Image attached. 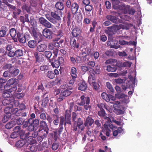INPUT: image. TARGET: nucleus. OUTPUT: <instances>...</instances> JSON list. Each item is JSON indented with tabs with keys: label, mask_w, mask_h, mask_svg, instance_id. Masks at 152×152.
I'll return each instance as SVG.
<instances>
[{
	"label": "nucleus",
	"mask_w": 152,
	"mask_h": 152,
	"mask_svg": "<svg viewBox=\"0 0 152 152\" xmlns=\"http://www.w3.org/2000/svg\"><path fill=\"white\" fill-rule=\"evenodd\" d=\"M63 2L61 1H58L56 2L55 5L56 8L58 10L63 11L64 9V5L63 4Z\"/></svg>",
	"instance_id": "4be33fe9"
},
{
	"label": "nucleus",
	"mask_w": 152,
	"mask_h": 152,
	"mask_svg": "<svg viewBox=\"0 0 152 152\" xmlns=\"http://www.w3.org/2000/svg\"><path fill=\"white\" fill-rule=\"evenodd\" d=\"M47 135L44 133L43 135L38 136L37 137V140L39 143H41L42 140L46 137Z\"/></svg>",
	"instance_id": "603ef678"
},
{
	"label": "nucleus",
	"mask_w": 152,
	"mask_h": 152,
	"mask_svg": "<svg viewBox=\"0 0 152 152\" xmlns=\"http://www.w3.org/2000/svg\"><path fill=\"white\" fill-rule=\"evenodd\" d=\"M44 37L48 39H51L52 38L53 32L50 29L47 28L43 29L42 31Z\"/></svg>",
	"instance_id": "f8f14e48"
},
{
	"label": "nucleus",
	"mask_w": 152,
	"mask_h": 152,
	"mask_svg": "<svg viewBox=\"0 0 152 152\" xmlns=\"http://www.w3.org/2000/svg\"><path fill=\"white\" fill-rule=\"evenodd\" d=\"M114 109L113 111L118 115H120L124 113V108L121 105L119 101H115L113 102Z\"/></svg>",
	"instance_id": "20e7f679"
},
{
	"label": "nucleus",
	"mask_w": 152,
	"mask_h": 152,
	"mask_svg": "<svg viewBox=\"0 0 152 152\" xmlns=\"http://www.w3.org/2000/svg\"><path fill=\"white\" fill-rule=\"evenodd\" d=\"M82 50L83 52H84L87 56L90 54L91 51V49L88 48H83L82 49Z\"/></svg>",
	"instance_id": "680f3d73"
},
{
	"label": "nucleus",
	"mask_w": 152,
	"mask_h": 152,
	"mask_svg": "<svg viewBox=\"0 0 152 152\" xmlns=\"http://www.w3.org/2000/svg\"><path fill=\"white\" fill-rule=\"evenodd\" d=\"M90 75L88 77V81L90 85H91L92 82H94L95 80V73L94 69L91 68L89 71Z\"/></svg>",
	"instance_id": "4468645a"
},
{
	"label": "nucleus",
	"mask_w": 152,
	"mask_h": 152,
	"mask_svg": "<svg viewBox=\"0 0 152 152\" xmlns=\"http://www.w3.org/2000/svg\"><path fill=\"white\" fill-rule=\"evenodd\" d=\"M59 146V144L56 142H54L53 143L52 148V149L53 150H56L57 149Z\"/></svg>",
	"instance_id": "774afa93"
},
{
	"label": "nucleus",
	"mask_w": 152,
	"mask_h": 152,
	"mask_svg": "<svg viewBox=\"0 0 152 152\" xmlns=\"http://www.w3.org/2000/svg\"><path fill=\"white\" fill-rule=\"evenodd\" d=\"M71 111L66 110L65 114V119H69V118H71Z\"/></svg>",
	"instance_id": "69168bd1"
},
{
	"label": "nucleus",
	"mask_w": 152,
	"mask_h": 152,
	"mask_svg": "<svg viewBox=\"0 0 152 152\" xmlns=\"http://www.w3.org/2000/svg\"><path fill=\"white\" fill-rule=\"evenodd\" d=\"M72 89V88H70L69 87H68L65 90H62L61 91V95L63 96L64 97V98L68 96H69L72 93V91H70V90Z\"/></svg>",
	"instance_id": "a211bd4d"
},
{
	"label": "nucleus",
	"mask_w": 152,
	"mask_h": 152,
	"mask_svg": "<svg viewBox=\"0 0 152 152\" xmlns=\"http://www.w3.org/2000/svg\"><path fill=\"white\" fill-rule=\"evenodd\" d=\"M121 28H124V26L122 24H120L119 25L114 24L111 26L107 27L109 32L112 35L114 34L118 31Z\"/></svg>",
	"instance_id": "423d86ee"
},
{
	"label": "nucleus",
	"mask_w": 152,
	"mask_h": 152,
	"mask_svg": "<svg viewBox=\"0 0 152 152\" xmlns=\"http://www.w3.org/2000/svg\"><path fill=\"white\" fill-rule=\"evenodd\" d=\"M17 32L14 28H12L10 30V34L11 37H15L17 35Z\"/></svg>",
	"instance_id": "a18cd8bd"
},
{
	"label": "nucleus",
	"mask_w": 152,
	"mask_h": 152,
	"mask_svg": "<svg viewBox=\"0 0 152 152\" xmlns=\"http://www.w3.org/2000/svg\"><path fill=\"white\" fill-rule=\"evenodd\" d=\"M77 70L76 68L72 67L71 68V75L72 77L74 78H76L77 75L76 74Z\"/></svg>",
	"instance_id": "37998d69"
},
{
	"label": "nucleus",
	"mask_w": 152,
	"mask_h": 152,
	"mask_svg": "<svg viewBox=\"0 0 152 152\" xmlns=\"http://www.w3.org/2000/svg\"><path fill=\"white\" fill-rule=\"evenodd\" d=\"M11 106H8L6 107L4 109V112L6 114H10V115L12 111V107H10Z\"/></svg>",
	"instance_id": "8fccbe9b"
},
{
	"label": "nucleus",
	"mask_w": 152,
	"mask_h": 152,
	"mask_svg": "<svg viewBox=\"0 0 152 152\" xmlns=\"http://www.w3.org/2000/svg\"><path fill=\"white\" fill-rule=\"evenodd\" d=\"M77 124V126L78 128L81 130V131L83 130L85 126L84 125H83V121L82 119L79 118H78L77 121L76 122Z\"/></svg>",
	"instance_id": "5701e85b"
},
{
	"label": "nucleus",
	"mask_w": 152,
	"mask_h": 152,
	"mask_svg": "<svg viewBox=\"0 0 152 152\" xmlns=\"http://www.w3.org/2000/svg\"><path fill=\"white\" fill-rule=\"evenodd\" d=\"M52 55V52L50 51H45L44 53V56H45L47 59H49V61Z\"/></svg>",
	"instance_id": "79ce46f5"
},
{
	"label": "nucleus",
	"mask_w": 152,
	"mask_h": 152,
	"mask_svg": "<svg viewBox=\"0 0 152 152\" xmlns=\"http://www.w3.org/2000/svg\"><path fill=\"white\" fill-rule=\"evenodd\" d=\"M39 21L41 24L48 28H50L52 25L49 21L43 17H41L39 19Z\"/></svg>",
	"instance_id": "ddd939ff"
},
{
	"label": "nucleus",
	"mask_w": 152,
	"mask_h": 152,
	"mask_svg": "<svg viewBox=\"0 0 152 152\" xmlns=\"http://www.w3.org/2000/svg\"><path fill=\"white\" fill-rule=\"evenodd\" d=\"M19 102L18 101L15 100L14 99H12L11 104H10L11 106L10 107L13 108V107H18L19 105Z\"/></svg>",
	"instance_id": "f704fd0d"
},
{
	"label": "nucleus",
	"mask_w": 152,
	"mask_h": 152,
	"mask_svg": "<svg viewBox=\"0 0 152 152\" xmlns=\"http://www.w3.org/2000/svg\"><path fill=\"white\" fill-rule=\"evenodd\" d=\"M98 106L100 109V110L98 112L99 115L101 117H104L105 119H107V117L106 116V115L107 114L106 113L105 111L102 108V107L101 106V105H99Z\"/></svg>",
	"instance_id": "b1692460"
},
{
	"label": "nucleus",
	"mask_w": 152,
	"mask_h": 152,
	"mask_svg": "<svg viewBox=\"0 0 152 152\" xmlns=\"http://www.w3.org/2000/svg\"><path fill=\"white\" fill-rule=\"evenodd\" d=\"M85 10L86 11L90 12L92 10L93 5L92 4H88L85 7Z\"/></svg>",
	"instance_id": "13d9d810"
},
{
	"label": "nucleus",
	"mask_w": 152,
	"mask_h": 152,
	"mask_svg": "<svg viewBox=\"0 0 152 152\" xmlns=\"http://www.w3.org/2000/svg\"><path fill=\"white\" fill-rule=\"evenodd\" d=\"M64 122V118L63 116H61L60 117L59 124L57 132L59 134H61L64 129L63 126V124Z\"/></svg>",
	"instance_id": "f3484780"
},
{
	"label": "nucleus",
	"mask_w": 152,
	"mask_h": 152,
	"mask_svg": "<svg viewBox=\"0 0 152 152\" xmlns=\"http://www.w3.org/2000/svg\"><path fill=\"white\" fill-rule=\"evenodd\" d=\"M34 55L36 61H43V59L41 57V55L39 53L38 54L37 53H35Z\"/></svg>",
	"instance_id": "de8ad7c7"
},
{
	"label": "nucleus",
	"mask_w": 152,
	"mask_h": 152,
	"mask_svg": "<svg viewBox=\"0 0 152 152\" xmlns=\"http://www.w3.org/2000/svg\"><path fill=\"white\" fill-rule=\"evenodd\" d=\"M46 76L50 79H53L55 77V74L53 71H49L46 72Z\"/></svg>",
	"instance_id": "e433bc0d"
},
{
	"label": "nucleus",
	"mask_w": 152,
	"mask_h": 152,
	"mask_svg": "<svg viewBox=\"0 0 152 152\" xmlns=\"http://www.w3.org/2000/svg\"><path fill=\"white\" fill-rule=\"evenodd\" d=\"M101 96L103 99L107 102H109V95L107 94L106 93L103 92L101 94Z\"/></svg>",
	"instance_id": "5fc2aeb1"
},
{
	"label": "nucleus",
	"mask_w": 152,
	"mask_h": 152,
	"mask_svg": "<svg viewBox=\"0 0 152 152\" xmlns=\"http://www.w3.org/2000/svg\"><path fill=\"white\" fill-rule=\"evenodd\" d=\"M79 7V5L76 2L73 3L72 4L71 10V13L73 15L78 13Z\"/></svg>",
	"instance_id": "2eb2a0df"
},
{
	"label": "nucleus",
	"mask_w": 152,
	"mask_h": 152,
	"mask_svg": "<svg viewBox=\"0 0 152 152\" xmlns=\"http://www.w3.org/2000/svg\"><path fill=\"white\" fill-rule=\"evenodd\" d=\"M106 18L107 19L111 21L114 23H116L118 19L117 17L113 16V15H107L106 16Z\"/></svg>",
	"instance_id": "72a5a7b5"
},
{
	"label": "nucleus",
	"mask_w": 152,
	"mask_h": 152,
	"mask_svg": "<svg viewBox=\"0 0 152 152\" xmlns=\"http://www.w3.org/2000/svg\"><path fill=\"white\" fill-rule=\"evenodd\" d=\"M15 57H19L23 55V51L20 49H16L15 48Z\"/></svg>",
	"instance_id": "58836bf2"
},
{
	"label": "nucleus",
	"mask_w": 152,
	"mask_h": 152,
	"mask_svg": "<svg viewBox=\"0 0 152 152\" xmlns=\"http://www.w3.org/2000/svg\"><path fill=\"white\" fill-rule=\"evenodd\" d=\"M119 3V1L114 0L113 4V8L115 9H119L120 10H123L126 8L125 5L124 4L118 5Z\"/></svg>",
	"instance_id": "9b49d317"
},
{
	"label": "nucleus",
	"mask_w": 152,
	"mask_h": 152,
	"mask_svg": "<svg viewBox=\"0 0 152 152\" xmlns=\"http://www.w3.org/2000/svg\"><path fill=\"white\" fill-rule=\"evenodd\" d=\"M123 131V129L121 127H118V128L117 129L113 130V135L114 137H116L119 134V136L120 135V134L122 133Z\"/></svg>",
	"instance_id": "a878e982"
},
{
	"label": "nucleus",
	"mask_w": 152,
	"mask_h": 152,
	"mask_svg": "<svg viewBox=\"0 0 152 152\" xmlns=\"http://www.w3.org/2000/svg\"><path fill=\"white\" fill-rule=\"evenodd\" d=\"M117 69V68L116 67V65L112 64L111 65H107L106 70L108 72H114L116 71Z\"/></svg>",
	"instance_id": "473e14b6"
},
{
	"label": "nucleus",
	"mask_w": 152,
	"mask_h": 152,
	"mask_svg": "<svg viewBox=\"0 0 152 152\" xmlns=\"http://www.w3.org/2000/svg\"><path fill=\"white\" fill-rule=\"evenodd\" d=\"M37 42V41L35 40H30L28 42V45L30 48H34L36 46Z\"/></svg>",
	"instance_id": "4c0bfd02"
},
{
	"label": "nucleus",
	"mask_w": 152,
	"mask_h": 152,
	"mask_svg": "<svg viewBox=\"0 0 152 152\" xmlns=\"http://www.w3.org/2000/svg\"><path fill=\"white\" fill-rule=\"evenodd\" d=\"M7 80L2 79V78H0V91L3 89V85L4 83L7 82Z\"/></svg>",
	"instance_id": "4d7b16f0"
},
{
	"label": "nucleus",
	"mask_w": 152,
	"mask_h": 152,
	"mask_svg": "<svg viewBox=\"0 0 152 152\" xmlns=\"http://www.w3.org/2000/svg\"><path fill=\"white\" fill-rule=\"evenodd\" d=\"M12 99H4L2 100V104L4 106H10L11 103Z\"/></svg>",
	"instance_id": "a19ab883"
},
{
	"label": "nucleus",
	"mask_w": 152,
	"mask_h": 152,
	"mask_svg": "<svg viewBox=\"0 0 152 152\" xmlns=\"http://www.w3.org/2000/svg\"><path fill=\"white\" fill-rule=\"evenodd\" d=\"M52 117L53 119H55L53 120V123L54 125H58L59 123V119L60 117L58 115H52Z\"/></svg>",
	"instance_id": "ea45409f"
},
{
	"label": "nucleus",
	"mask_w": 152,
	"mask_h": 152,
	"mask_svg": "<svg viewBox=\"0 0 152 152\" xmlns=\"http://www.w3.org/2000/svg\"><path fill=\"white\" fill-rule=\"evenodd\" d=\"M39 127L42 129V132H45V129L48 128V126L47 124L44 120H42L41 121L40 123Z\"/></svg>",
	"instance_id": "cd10ccee"
},
{
	"label": "nucleus",
	"mask_w": 152,
	"mask_h": 152,
	"mask_svg": "<svg viewBox=\"0 0 152 152\" xmlns=\"http://www.w3.org/2000/svg\"><path fill=\"white\" fill-rule=\"evenodd\" d=\"M59 12L60 13L61 15H62V12L57 10L51 12V17L49 14L46 15L45 16L48 20L50 21L51 22L53 23H57L56 20L61 21V17L58 14Z\"/></svg>",
	"instance_id": "f03ea898"
},
{
	"label": "nucleus",
	"mask_w": 152,
	"mask_h": 152,
	"mask_svg": "<svg viewBox=\"0 0 152 152\" xmlns=\"http://www.w3.org/2000/svg\"><path fill=\"white\" fill-rule=\"evenodd\" d=\"M24 122L25 119L23 118H19L16 119V123L18 125H22Z\"/></svg>",
	"instance_id": "49530a36"
},
{
	"label": "nucleus",
	"mask_w": 152,
	"mask_h": 152,
	"mask_svg": "<svg viewBox=\"0 0 152 152\" xmlns=\"http://www.w3.org/2000/svg\"><path fill=\"white\" fill-rule=\"evenodd\" d=\"M29 36V35H23L19 31H18L17 32V37L18 38V40L20 43H24L26 42L27 37Z\"/></svg>",
	"instance_id": "9d476101"
},
{
	"label": "nucleus",
	"mask_w": 152,
	"mask_h": 152,
	"mask_svg": "<svg viewBox=\"0 0 152 152\" xmlns=\"http://www.w3.org/2000/svg\"><path fill=\"white\" fill-rule=\"evenodd\" d=\"M25 144L23 140H20L17 142L16 146L17 148H20L23 147Z\"/></svg>",
	"instance_id": "c03bdc74"
},
{
	"label": "nucleus",
	"mask_w": 152,
	"mask_h": 152,
	"mask_svg": "<svg viewBox=\"0 0 152 152\" xmlns=\"http://www.w3.org/2000/svg\"><path fill=\"white\" fill-rule=\"evenodd\" d=\"M91 85L93 86L94 88L96 91L100 87V86L99 84L95 83V81L92 82Z\"/></svg>",
	"instance_id": "e2e57ef3"
},
{
	"label": "nucleus",
	"mask_w": 152,
	"mask_h": 152,
	"mask_svg": "<svg viewBox=\"0 0 152 152\" xmlns=\"http://www.w3.org/2000/svg\"><path fill=\"white\" fill-rule=\"evenodd\" d=\"M117 60L115 59H110L106 61L105 63L106 64H113V63L116 62Z\"/></svg>",
	"instance_id": "bf43d9fd"
},
{
	"label": "nucleus",
	"mask_w": 152,
	"mask_h": 152,
	"mask_svg": "<svg viewBox=\"0 0 152 152\" xmlns=\"http://www.w3.org/2000/svg\"><path fill=\"white\" fill-rule=\"evenodd\" d=\"M94 120L92 117L89 116L86 118L84 125L86 127L88 126H91L94 124Z\"/></svg>",
	"instance_id": "aec40b11"
},
{
	"label": "nucleus",
	"mask_w": 152,
	"mask_h": 152,
	"mask_svg": "<svg viewBox=\"0 0 152 152\" xmlns=\"http://www.w3.org/2000/svg\"><path fill=\"white\" fill-rule=\"evenodd\" d=\"M70 45L73 49H77L80 46V43L78 40H76L73 37H69Z\"/></svg>",
	"instance_id": "6e6552de"
},
{
	"label": "nucleus",
	"mask_w": 152,
	"mask_h": 152,
	"mask_svg": "<svg viewBox=\"0 0 152 152\" xmlns=\"http://www.w3.org/2000/svg\"><path fill=\"white\" fill-rule=\"evenodd\" d=\"M31 124H33V125L34 127H37L39 126V119L35 118L34 119L31 123Z\"/></svg>",
	"instance_id": "09e8293b"
},
{
	"label": "nucleus",
	"mask_w": 152,
	"mask_h": 152,
	"mask_svg": "<svg viewBox=\"0 0 152 152\" xmlns=\"http://www.w3.org/2000/svg\"><path fill=\"white\" fill-rule=\"evenodd\" d=\"M31 34L32 36L35 39V41H36L38 43L39 42L42 41L41 37L42 35L41 33L39 32L37 33L36 30L34 27H31Z\"/></svg>",
	"instance_id": "0eeeda50"
},
{
	"label": "nucleus",
	"mask_w": 152,
	"mask_h": 152,
	"mask_svg": "<svg viewBox=\"0 0 152 152\" xmlns=\"http://www.w3.org/2000/svg\"><path fill=\"white\" fill-rule=\"evenodd\" d=\"M15 48L11 44H8L6 46V51L5 54L10 57H15Z\"/></svg>",
	"instance_id": "39448f33"
},
{
	"label": "nucleus",
	"mask_w": 152,
	"mask_h": 152,
	"mask_svg": "<svg viewBox=\"0 0 152 152\" xmlns=\"http://www.w3.org/2000/svg\"><path fill=\"white\" fill-rule=\"evenodd\" d=\"M18 80L15 78H12L11 79H10L7 81V85H10L12 87L13 86L14 87L17 86L15 83H17Z\"/></svg>",
	"instance_id": "c756f323"
},
{
	"label": "nucleus",
	"mask_w": 152,
	"mask_h": 152,
	"mask_svg": "<svg viewBox=\"0 0 152 152\" xmlns=\"http://www.w3.org/2000/svg\"><path fill=\"white\" fill-rule=\"evenodd\" d=\"M21 127L20 126H17L14 128V131L18 134V136L21 135L24 133L23 130H21Z\"/></svg>",
	"instance_id": "2f4dec72"
},
{
	"label": "nucleus",
	"mask_w": 152,
	"mask_h": 152,
	"mask_svg": "<svg viewBox=\"0 0 152 152\" xmlns=\"http://www.w3.org/2000/svg\"><path fill=\"white\" fill-rule=\"evenodd\" d=\"M72 36L70 37H73L75 38H79L80 36L81 33V31L80 28L78 27H75L74 28H71Z\"/></svg>",
	"instance_id": "1a4fd4ad"
},
{
	"label": "nucleus",
	"mask_w": 152,
	"mask_h": 152,
	"mask_svg": "<svg viewBox=\"0 0 152 152\" xmlns=\"http://www.w3.org/2000/svg\"><path fill=\"white\" fill-rule=\"evenodd\" d=\"M41 111L42 113H40V115H39V117L40 118V119H42V120H45L46 119L47 116L44 113H42V112L44 111V109L43 108H41Z\"/></svg>",
	"instance_id": "3c124183"
},
{
	"label": "nucleus",
	"mask_w": 152,
	"mask_h": 152,
	"mask_svg": "<svg viewBox=\"0 0 152 152\" xmlns=\"http://www.w3.org/2000/svg\"><path fill=\"white\" fill-rule=\"evenodd\" d=\"M10 72L12 75L13 76H16L19 73L20 70L18 69L15 68L14 67H12L10 69Z\"/></svg>",
	"instance_id": "c85d7f7f"
},
{
	"label": "nucleus",
	"mask_w": 152,
	"mask_h": 152,
	"mask_svg": "<svg viewBox=\"0 0 152 152\" xmlns=\"http://www.w3.org/2000/svg\"><path fill=\"white\" fill-rule=\"evenodd\" d=\"M53 58H52L50 59L49 62L50 63L51 65L53 67L58 68L59 67L60 65H64V58L62 57H58L57 59H55L54 60Z\"/></svg>",
	"instance_id": "7ed1b4c3"
},
{
	"label": "nucleus",
	"mask_w": 152,
	"mask_h": 152,
	"mask_svg": "<svg viewBox=\"0 0 152 152\" xmlns=\"http://www.w3.org/2000/svg\"><path fill=\"white\" fill-rule=\"evenodd\" d=\"M81 102L78 104L80 106H83L85 105L86 103L88 104V102L90 101V97L88 96H85L83 95L80 97Z\"/></svg>",
	"instance_id": "dca6fc26"
},
{
	"label": "nucleus",
	"mask_w": 152,
	"mask_h": 152,
	"mask_svg": "<svg viewBox=\"0 0 152 152\" xmlns=\"http://www.w3.org/2000/svg\"><path fill=\"white\" fill-rule=\"evenodd\" d=\"M4 89L5 91H10L11 93L12 91H16L17 87L14 86L12 87L10 85H7V82L6 84L4 86Z\"/></svg>",
	"instance_id": "6ab92c4d"
},
{
	"label": "nucleus",
	"mask_w": 152,
	"mask_h": 152,
	"mask_svg": "<svg viewBox=\"0 0 152 152\" xmlns=\"http://www.w3.org/2000/svg\"><path fill=\"white\" fill-rule=\"evenodd\" d=\"M47 45L45 44H42L37 47V50L39 52H43L47 48Z\"/></svg>",
	"instance_id": "7c9ffc66"
},
{
	"label": "nucleus",
	"mask_w": 152,
	"mask_h": 152,
	"mask_svg": "<svg viewBox=\"0 0 152 152\" xmlns=\"http://www.w3.org/2000/svg\"><path fill=\"white\" fill-rule=\"evenodd\" d=\"M106 85L108 89L112 93H114V90L112 87V85L109 82L106 83Z\"/></svg>",
	"instance_id": "6e6d98bb"
},
{
	"label": "nucleus",
	"mask_w": 152,
	"mask_h": 152,
	"mask_svg": "<svg viewBox=\"0 0 152 152\" xmlns=\"http://www.w3.org/2000/svg\"><path fill=\"white\" fill-rule=\"evenodd\" d=\"M130 79L131 80L130 81H126L124 79H118L115 80V82L117 84H121L122 89L124 91H126L127 88L132 87L134 85H135V79L133 77H132V79Z\"/></svg>",
	"instance_id": "f257e3e1"
},
{
	"label": "nucleus",
	"mask_w": 152,
	"mask_h": 152,
	"mask_svg": "<svg viewBox=\"0 0 152 152\" xmlns=\"http://www.w3.org/2000/svg\"><path fill=\"white\" fill-rule=\"evenodd\" d=\"M14 122L11 121L7 124L5 126L6 129H11V128H12L13 127V125L14 124Z\"/></svg>",
	"instance_id": "052dcab7"
},
{
	"label": "nucleus",
	"mask_w": 152,
	"mask_h": 152,
	"mask_svg": "<svg viewBox=\"0 0 152 152\" xmlns=\"http://www.w3.org/2000/svg\"><path fill=\"white\" fill-rule=\"evenodd\" d=\"M8 30V27L3 26L1 27L0 30V37H4L6 36L7 31Z\"/></svg>",
	"instance_id": "393cba45"
},
{
	"label": "nucleus",
	"mask_w": 152,
	"mask_h": 152,
	"mask_svg": "<svg viewBox=\"0 0 152 152\" xmlns=\"http://www.w3.org/2000/svg\"><path fill=\"white\" fill-rule=\"evenodd\" d=\"M2 1L0 0V7L1 8H4V7H5L4 5L2 4V3H4L5 4L7 5L8 4V2L7 0H2Z\"/></svg>",
	"instance_id": "0e129e2a"
},
{
	"label": "nucleus",
	"mask_w": 152,
	"mask_h": 152,
	"mask_svg": "<svg viewBox=\"0 0 152 152\" xmlns=\"http://www.w3.org/2000/svg\"><path fill=\"white\" fill-rule=\"evenodd\" d=\"M12 94L10 91H5L2 93V96L4 98H11Z\"/></svg>",
	"instance_id": "c9c22d12"
},
{
	"label": "nucleus",
	"mask_w": 152,
	"mask_h": 152,
	"mask_svg": "<svg viewBox=\"0 0 152 152\" xmlns=\"http://www.w3.org/2000/svg\"><path fill=\"white\" fill-rule=\"evenodd\" d=\"M38 133L37 132H34L33 133H31V140H33V143H35L36 141L35 140H33V138H35L38 135Z\"/></svg>",
	"instance_id": "864d4df0"
},
{
	"label": "nucleus",
	"mask_w": 152,
	"mask_h": 152,
	"mask_svg": "<svg viewBox=\"0 0 152 152\" xmlns=\"http://www.w3.org/2000/svg\"><path fill=\"white\" fill-rule=\"evenodd\" d=\"M87 88V83L85 81H83L79 84L78 89L82 91H85Z\"/></svg>",
	"instance_id": "bb28decb"
},
{
	"label": "nucleus",
	"mask_w": 152,
	"mask_h": 152,
	"mask_svg": "<svg viewBox=\"0 0 152 152\" xmlns=\"http://www.w3.org/2000/svg\"><path fill=\"white\" fill-rule=\"evenodd\" d=\"M108 45H110V47L112 48L118 49L120 46L118 44V42L116 41L108 42Z\"/></svg>",
	"instance_id": "412c9836"
},
{
	"label": "nucleus",
	"mask_w": 152,
	"mask_h": 152,
	"mask_svg": "<svg viewBox=\"0 0 152 152\" xmlns=\"http://www.w3.org/2000/svg\"><path fill=\"white\" fill-rule=\"evenodd\" d=\"M34 127L33 125V124L29 123V125H28V127L27 128V129L28 131L30 132L31 133L32 131H34Z\"/></svg>",
	"instance_id": "338daca9"
}]
</instances>
